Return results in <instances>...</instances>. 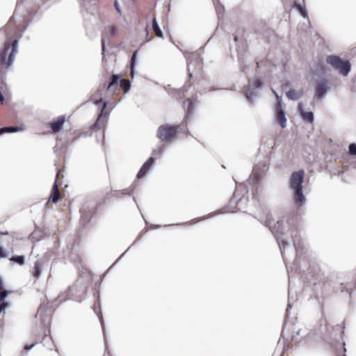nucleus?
I'll list each match as a JSON object with an SVG mask.
<instances>
[{
    "instance_id": "53",
    "label": "nucleus",
    "mask_w": 356,
    "mask_h": 356,
    "mask_svg": "<svg viewBox=\"0 0 356 356\" xmlns=\"http://www.w3.org/2000/svg\"><path fill=\"white\" fill-rule=\"evenodd\" d=\"M46 339H47V336L45 335L43 339L45 340Z\"/></svg>"
},
{
    "instance_id": "36",
    "label": "nucleus",
    "mask_w": 356,
    "mask_h": 356,
    "mask_svg": "<svg viewBox=\"0 0 356 356\" xmlns=\"http://www.w3.org/2000/svg\"><path fill=\"white\" fill-rule=\"evenodd\" d=\"M104 118H104V117L98 115V118H97L96 122H95L94 126L97 127H99L102 124Z\"/></svg>"
},
{
    "instance_id": "4",
    "label": "nucleus",
    "mask_w": 356,
    "mask_h": 356,
    "mask_svg": "<svg viewBox=\"0 0 356 356\" xmlns=\"http://www.w3.org/2000/svg\"><path fill=\"white\" fill-rule=\"evenodd\" d=\"M87 284L83 277L77 279L74 284L69 289V298L77 302H81L87 291Z\"/></svg>"
},
{
    "instance_id": "29",
    "label": "nucleus",
    "mask_w": 356,
    "mask_h": 356,
    "mask_svg": "<svg viewBox=\"0 0 356 356\" xmlns=\"http://www.w3.org/2000/svg\"><path fill=\"white\" fill-rule=\"evenodd\" d=\"M295 6L303 17L308 18V14L305 5L296 3Z\"/></svg>"
},
{
    "instance_id": "7",
    "label": "nucleus",
    "mask_w": 356,
    "mask_h": 356,
    "mask_svg": "<svg viewBox=\"0 0 356 356\" xmlns=\"http://www.w3.org/2000/svg\"><path fill=\"white\" fill-rule=\"evenodd\" d=\"M264 85L261 77L257 76L252 81H249L245 90V97L248 99H253L256 97V92L261 90Z\"/></svg>"
},
{
    "instance_id": "18",
    "label": "nucleus",
    "mask_w": 356,
    "mask_h": 356,
    "mask_svg": "<svg viewBox=\"0 0 356 356\" xmlns=\"http://www.w3.org/2000/svg\"><path fill=\"white\" fill-rule=\"evenodd\" d=\"M93 209H94L93 207H92L91 210H89V211H86L83 208L81 209V218L82 222L83 223V225H86L87 223H88L90 221V219L94 213Z\"/></svg>"
},
{
    "instance_id": "50",
    "label": "nucleus",
    "mask_w": 356,
    "mask_h": 356,
    "mask_svg": "<svg viewBox=\"0 0 356 356\" xmlns=\"http://www.w3.org/2000/svg\"><path fill=\"white\" fill-rule=\"evenodd\" d=\"M8 234V232H0V236H2V235H7Z\"/></svg>"
},
{
    "instance_id": "40",
    "label": "nucleus",
    "mask_w": 356,
    "mask_h": 356,
    "mask_svg": "<svg viewBox=\"0 0 356 356\" xmlns=\"http://www.w3.org/2000/svg\"><path fill=\"white\" fill-rule=\"evenodd\" d=\"M114 6H115V8L116 10L118 11V13L121 14V9L120 8V6H119V3L118 2V0H115Z\"/></svg>"
},
{
    "instance_id": "15",
    "label": "nucleus",
    "mask_w": 356,
    "mask_h": 356,
    "mask_svg": "<svg viewBox=\"0 0 356 356\" xmlns=\"http://www.w3.org/2000/svg\"><path fill=\"white\" fill-rule=\"evenodd\" d=\"M43 264L44 261L42 260H38L34 264L31 273L36 280H38L41 275Z\"/></svg>"
},
{
    "instance_id": "16",
    "label": "nucleus",
    "mask_w": 356,
    "mask_h": 356,
    "mask_svg": "<svg viewBox=\"0 0 356 356\" xmlns=\"http://www.w3.org/2000/svg\"><path fill=\"white\" fill-rule=\"evenodd\" d=\"M298 111L301 118L307 121L308 123H312L314 122V113L312 111H305L302 106H298Z\"/></svg>"
},
{
    "instance_id": "9",
    "label": "nucleus",
    "mask_w": 356,
    "mask_h": 356,
    "mask_svg": "<svg viewBox=\"0 0 356 356\" xmlns=\"http://www.w3.org/2000/svg\"><path fill=\"white\" fill-rule=\"evenodd\" d=\"M273 93L275 95V97L277 100V106L276 108L277 111V122L280 124L282 128H285L286 126V118L285 115V112L282 106V97L279 96L275 90H273Z\"/></svg>"
},
{
    "instance_id": "31",
    "label": "nucleus",
    "mask_w": 356,
    "mask_h": 356,
    "mask_svg": "<svg viewBox=\"0 0 356 356\" xmlns=\"http://www.w3.org/2000/svg\"><path fill=\"white\" fill-rule=\"evenodd\" d=\"M10 260L11 261H15L22 266L25 262V257L24 256L14 255L10 259Z\"/></svg>"
},
{
    "instance_id": "35",
    "label": "nucleus",
    "mask_w": 356,
    "mask_h": 356,
    "mask_svg": "<svg viewBox=\"0 0 356 356\" xmlns=\"http://www.w3.org/2000/svg\"><path fill=\"white\" fill-rule=\"evenodd\" d=\"M104 118H104V117L98 115V118H97L96 122H95L94 126L97 127H99L102 124Z\"/></svg>"
},
{
    "instance_id": "13",
    "label": "nucleus",
    "mask_w": 356,
    "mask_h": 356,
    "mask_svg": "<svg viewBox=\"0 0 356 356\" xmlns=\"http://www.w3.org/2000/svg\"><path fill=\"white\" fill-rule=\"evenodd\" d=\"M65 122V117L60 115L56 120L49 123V127L51 129L54 133H58L63 128Z\"/></svg>"
},
{
    "instance_id": "46",
    "label": "nucleus",
    "mask_w": 356,
    "mask_h": 356,
    "mask_svg": "<svg viewBox=\"0 0 356 356\" xmlns=\"http://www.w3.org/2000/svg\"><path fill=\"white\" fill-rule=\"evenodd\" d=\"M294 332H296V336H298L300 334L301 329H298L297 331H294Z\"/></svg>"
},
{
    "instance_id": "38",
    "label": "nucleus",
    "mask_w": 356,
    "mask_h": 356,
    "mask_svg": "<svg viewBox=\"0 0 356 356\" xmlns=\"http://www.w3.org/2000/svg\"><path fill=\"white\" fill-rule=\"evenodd\" d=\"M108 29V33L110 34V35H113L117 32V29H116L115 26H109Z\"/></svg>"
},
{
    "instance_id": "45",
    "label": "nucleus",
    "mask_w": 356,
    "mask_h": 356,
    "mask_svg": "<svg viewBox=\"0 0 356 356\" xmlns=\"http://www.w3.org/2000/svg\"><path fill=\"white\" fill-rule=\"evenodd\" d=\"M291 341H295V342H296V343H298V342H299V341H298V338H297V337H296V336H293V337H292V338H291Z\"/></svg>"
},
{
    "instance_id": "41",
    "label": "nucleus",
    "mask_w": 356,
    "mask_h": 356,
    "mask_svg": "<svg viewBox=\"0 0 356 356\" xmlns=\"http://www.w3.org/2000/svg\"><path fill=\"white\" fill-rule=\"evenodd\" d=\"M6 256V251L0 247V258H4Z\"/></svg>"
},
{
    "instance_id": "39",
    "label": "nucleus",
    "mask_w": 356,
    "mask_h": 356,
    "mask_svg": "<svg viewBox=\"0 0 356 356\" xmlns=\"http://www.w3.org/2000/svg\"><path fill=\"white\" fill-rule=\"evenodd\" d=\"M101 44H102V54L103 56H104L106 45H105V40L104 38L102 39Z\"/></svg>"
},
{
    "instance_id": "11",
    "label": "nucleus",
    "mask_w": 356,
    "mask_h": 356,
    "mask_svg": "<svg viewBox=\"0 0 356 356\" xmlns=\"http://www.w3.org/2000/svg\"><path fill=\"white\" fill-rule=\"evenodd\" d=\"M154 163L155 159L152 157L149 158L140 168L136 175V177L138 179L143 178L149 172V169Z\"/></svg>"
},
{
    "instance_id": "48",
    "label": "nucleus",
    "mask_w": 356,
    "mask_h": 356,
    "mask_svg": "<svg viewBox=\"0 0 356 356\" xmlns=\"http://www.w3.org/2000/svg\"><path fill=\"white\" fill-rule=\"evenodd\" d=\"M281 253H282L283 259L285 260V258H284L285 257L284 251H281Z\"/></svg>"
},
{
    "instance_id": "52",
    "label": "nucleus",
    "mask_w": 356,
    "mask_h": 356,
    "mask_svg": "<svg viewBox=\"0 0 356 356\" xmlns=\"http://www.w3.org/2000/svg\"><path fill=\"white\" fill-rule=\"evenodd\" d=\"M196 222L195 219H193V223H195Z\"/></svg>"
},
{
    "instance_id": "24",
    "label": "nucleus",
    "mask_w": 356,
    "mask_h": 356,
    "mask_svg": "<svg viewBox=\"0 0 356 356\" xmlns=\"http://www.w3.org/2000/svg\"><path fill=\"white\" fill-rule=\"evenodd\" d=\"M120 80V76L118 74H113L110 77V81L107 86V90H109L112 88L113 86H115L118 84Z\"/></svg>"
},
{
    "instance_id": "19",
    "label": "nucleus",
    "mask_w": 356,
    "mask_h": 356,
    "mask_svg": "<svg viewBox=\"0 0 356 356\" xmlns=\"http://www.w3.org/2000/svg\"><path fill=\"white\" fill-rule=\"evenodd\" d=\"M24 129L22 127H3L0 128V135L4 134H8V133H15L20 131H23Z\"/></svg>"
},
{
    "instance_id": "34",
    "label": "nucleus",
    "mask_w": 356,
    "mask_h": 356,
    "mask_svg": "<svg viewBox=\"0 0 356 356\" xmlns=\"http://www.w3.org/2000/svg\"><path fill=\"white\" fill-rule=\"evenodd\" d=\"M106 107H107V102H105L100 110V113L99 114V116H102L104 118H105L106 116V115L108 114V113L106 111Z\"/></svg>"
},
{
    "instance_id": "23",
    "label": "nucleus",
    "mask_w": 356,
    "mask_h": 356,
    "mask_svg": "<svg viewBox=\"0 0 356 356\" xmlns=\"http://www.w3.org/2000/svg\"><path fill=\"white\" fill-rule=\"evenodd\" d=\"M152 29L157 37H159V38L163 37V32L159 26V24L156 21V17H154V19L152 20Z\"/></svg>"
},
{
    "instance_id": "33",
    "label": "nucleus",
    "mask_w": 356,
    "mask_h": 356,
    "mask_svg": "<svg viewBox=\"0 0 356 356\" xmlns=\"http://www.w3.org/2000/svg\"><path fill=\"white\" fill-rule=\"evenodd\" d=\"M348 154L350 156H356V144L350 143L348 146Z\"/></svg>"
},
{
    "instance_id": "14",
    "label": "nucleus",
    "mask_w": 356,
    "mask_h": 356,
    "mask_svg": "<svg viewBox=\"0 0 356 356\" xmlns=\"http://www.w3.org/2000/svg\"><path fill=\"white\" fill-rule=\"evenodd\" d=\"M8 294L9 292L3 289V282L0 278V314L8 307V302L5 301V299Z\"/></svg>"
},
{
    "instance_id": "5",
    "label": "nucleus",
    "mask_w": 356,
    "mask_h": 356,
    "mask_svg": "<svg viewBox=\"0 0 356 356\" xmlns=\"http://www.w3.org/2000/svg\"><path fill=\"white\" fill-rule=\"evenodd\" d=\"M179 127V125H161L157 129L156 136L163 143H170L176 137Z\"/></svg>"
},
{
    "instance_id": "54",
    "label": "nucleus",
    "mask_w": 356,
    "mask_h": 356,
    "mask_svg": "<svg viewBox=\"0 0 356 356\" xmlns=\"http://www.w3.org/2000/svg\"><path fill=\"white\" fill-rule=\"evenodd\" d=\"M343 356H346V355H343Z\"/></svg>"
},
{
    "instance_id": "25",
    "label": "nucleus",
    "mask_w": 356,
    "mask_h": 356,
    "mask_svg": "<svg viewBox=\"0 0 356 356\" xmlns=\"http://www.w3.org/2000/svg\"><path fill=\"white\" fill-rule=\"evenodd\" d=\"M134 186H131L130 188L124 189L122 191H115L113 193V196L118 197L120 195H131L133 194V192H134Z\"/></svg>"
},
{
    "instance_id": "6",
    "label": "nucleus",
    "mask_w": 356,
    "mask_h": 356,
    "mask_svg": "<svg viewBox=\"0 0 356 356\" xmlns=\"http://www.w3.org/2000/svg\"><path fill=\"white\" fill-rule=\"evenodd\" d=\"M238 189H236L234 193L232 198L230 200L228 207H233V209H229L227 207H224L220 213L236 212L237 210H242V204H246L248 201V197L245 195L240 196L238 195Z\"/></svg>"
},
{
    "instance_id": "49",
    "label": "nucleus",
    "mask_w": 356,
    "mask_h": 356,
    "mask_svg": "<svg viewBox=\"0 0 356 356\" xmlns=\"http://www.w3.org/2000/svg\"><path fill=\"white\" fill-rule=\"evenodd\" d=\"M238 36H237V35H235V36H234V40L235 42H237V41H238Z\"/></svg>"
},
{
    "instance_id": "47",
    "label": "nucleus",
    "mask_w": 356,
    "mask_h": 356,
    "mask_svg": "<svg viewBox=\"0 0 356 356\" xmlns=\"http://www.w3.org/2000/svg\"><path fill=\"white\" fill-rule=\"evenodd\" d=\"M291 305L290 302H289L288 305H287L286 313L289 312V308H291Z\"/></svg>"
},
{
    "instance_id": "28",
    "label": "nucleus",
    "mask_w": 356,
    "mask_h": 356,
    "mask_svg": "<svg viewBox=\"0 0 356 356\" xmlns=\"http://www.w3.org/2000/svg\"><path fill=\"white\" fill-rule=\"evenodd\" d=\"M136 54H137V51H134L131 55V57L130 74L132 77H134V67H135Z\"/></svg>"
},
{
    "instance_id": "2",
    "label": "nucleus",
    "mask_w": 356,
    "mask_h": 356,
    "mask_svg": "<svg viewBox=\"0 0 356 356\" xmlns=\"http://www.w3.org/2000/svg\"><path fill=\"white\" fill-rule=\"evenodd\" d=\"M304 177V170H299L293 172L289 177V187L293 193L292 200L294 204L299 207L303 206L306 202L302 188Z\"/></svg>"
},
{
    "instance_id": "1",
    "label": "nucleus",
    "mask_w": 356,
    "mask_h": 356,
    "mask_svg": "<svg viewBox=\"0 0 356 356\" xmlns=\"http://www.w3.org/2000/svg\"><path fill=\"white\" fill-rule=\"evenodd\" d=\"M259 220L269 227L280 247L282 245L283 249L285 250L291 248L293 243L297 258L304 252L305 246L299 232L293 227V216H289L282 220L275 221L267 213H265L259 218Z\"/></svg>"
},
{
    "instance_id": "8",
    "label": "nucleus",
    "mask_w": 356,
    "mask_h": 356,
    "mask_svg": "<svg viewBox=\"0 0 356 356\" xmlns=\"http://www.w3.org/2000/svg\"><path fill=\"white\" fill-rule=\"evenodd\" d=\"M329 83L325 79H321L315 81L314 100L321 101L327 93Z\"/></svg>"
},
{
    "instance_id": "43",
    "label": "nucleus",
    "mask_w": 356,
    "mask_h": 356,
    "mask_svg": "<svg viewBox=\"0 0 356 356\" xmlns=\"http://www.w3.org/2000/svg\"><path fill=\"white\" fill-rule=\"evenodd\" d=\"M102 101H103L102 98H99V99H97V100L95 101V102H94V104H96V105H97V104H99L102 103Z\"/></svg>"
},
{
    "instance_id": "20",
    "label": "nucleus",
    "mask_w": 356,
    "mask_h": 356,
    "mask_svg": "<svg viewBox=\"0 0 356 356\" xmlns=\"http://www.w3.org/2000/svg\"><path fill=\"white\" fill-rule=\"evenodd\" d=\"M10 49V44H8V42H6L4 45L3 49H2V51L0 54V63H1L6 64V65L7 64L6 58H7L8 54L9 55V54H10V52H9Z\"/></svg>"
},
{
    "instance_id": "37",
    "label": "nucleus",
    "mask_w": 356,
    "mask_h": 356,
    "mask_svg": "<svg viewBox=\"0 0 356 356\" xmlns=\"http://www.w3.org/2000/svg\"><path fill=\"white\" fill-rule=\"evenodd\" d=\"M35 343H32L31 345L25 346L24 348V350L22 352V354L26 355L28 353V351L31 350L35 346Z\"/></svg>"
},
{
    "instance_id": "10",
    "label": "nucleus",
    "mask_w": 356,
    "mask_h": 356,
    "mask_svg": "<svg viewBox=\"0 0 356 356\" xmlns=\"http://www.w3.org/2000/svg\"><path fill=\"white\" fill-rule=\"evenodd\" d=\"M268 169V165L264 162H260L254 166L252 176L256 183H258L265 176Z\"/></svg>"
},
{
    "instance_id": "44",
    "label": "nucleus",
    "mask_w": 356,
    "mask_h": 356,
    "mask_svg": "<svg viewBox=\"0 0 356 356\" xmlns=\"http://www.w3.org/2000/svg\"><path fill=\"white\" fill-rule=\"evenodd\" d=\"M220 88H216L214 87H211L208 90H206L205 92H208L209 91H213V90H220Z\"/></svg>"
},
{
    "instance_id": "51",
    "label": "nucleus",
    "mask_w": 356,
    "mask_h": 356,
    "mask_svg": "<svg viewBox=\"0 0 356 356\" xmlns=\"http://www.w3.org/2000/svg\"><path fill=\"white\" fill-rule=\"evenodd\" d=\"M189 76L191 78L193 76V73L190 72L189 73Z\"/></svg>"
},
{
    "instance_id": "3",
    "label": "nucleus",
    "mask_w": 356,
    "mask_h": 356,
    "mask_svg": "<svg viewBox=\"0 0 356 356\" xmlns=\"http://www.w3.org/2000/svg\"><path fill=\"white\" fill-rule=\"evenodd\" d=\"M326 61L343 76H348L350 72L351 64L348 60H343L338 56L330 55L327 57Z\"/></svg>"
},
{
    "instance_id": "22",
    "label": "nucleus",
    "mask_w": 356,
    "mask_h": 356,
    "mask_svg": "<svg viewBox=\"0 0 356 356\" xmlns=\"http://www.w3.org/2000/svg\"><path fill=\"white\" fill-rule=\"evenodd\" d=\"M301 92L296 91L294 89H290L289 91L286 92V97L293 101H296L299 99L301 97Z\"/></svg>"
},
{
    "instance_id": "12",
    "label": "nucleus",
    "mask_w": 356,
    "mask_h": 356,
    "mask_svg": "<svg viewBox=\"0 0 356 356\" xmlns=\"http://www.w3.org/2000/svg\"><path fill=\"white\" fill-rule=\"evenodd\" d=\"M59 173H60V171H58L57 172L56 179L54 183V185H53V187H52V189L51 191L50 197L49 198V201H51L52 202H54V203L58 202L60 200V197H61L60 193L58 189V184L57 183V179H58Z\"/></svg>"
},
{
    "instance_id": "17",
    "label": "nucleus",
    "mask_w": 356,
    "mask_h": 356,
    "mask_svg": "<svg viewBox=\"0 0 356 356\" xmlns=\"http://www.w3.org/2000/svg\"><path fill=\"white\" fill-rule=\"evenodd\" d=\"M17 44H18L17 39L14 40L10 44L12 46V50L10 52L8 58L7 59L6 67H10L14 60V58H15L14 55L15 53H17Z\"/></svg>"
},
{
    "instance_id": "21",
    "label": "nucleus",
    "mask_w": 356,
    "mask_h": 356,
    "mask_svg": "<svg viewBox=\"0 0 356 356\" xmlns=\"http://www.w3.org/2000/svg\"><path fill=\"white\" fill-rule=\"evenodd\" d=\"M219 20L223 17L225 8L218 0H213Z\"/></svg>"
},
{
    "instance_id": "30",
    "label": "nucleus",
    "mask_w": 356,
    "mask_h": 356,
    "mask_svg": "<svg viewBox=\"0 0 356 356\" xmlns=\"http://www.w3.org/2000/svg\"><path fill=\"white\" fill-rule=\"evenodd\" d=\"M184 103H187V116L193 115L194 110V104L193 102L190 99H186Z\"/></svg>"
},
{
    "instance_id": "42",
    "label": "nucleus",
    "mask_w": 356,
    "mask_h": 356,
    "mask_svg": "<svg viewBox=\"0 0 356 356\" xmlns=\"http://www.w3.org/2000/svg\"><path fill=\"white\" fill-rule=\"evenodd\" d=\"M4 100H5L4 96L3 95L2 92L0 91V102L1 104H3Z\"/></svg>"
},
{
    "instance_id": "32",
    "label": "nucleus",
    "mask_w": 356,
    "mask_h": 356,
    "mask_svg": "<svg viewBox=\"0 0 356 356\" xmlns=\"http://www.w3.org/2000/svg\"><path fill=\"white\" fill-rule=\"evenodd\" d=\"M46 310H47V305H45L44 303L41 304L40 305L39 308L38 309V312L35 315V317L40 316L41 318H42L43 314L44 312H46Z\"/></svg>"
},
{
    "instance_id": "27",
    "label": "nucleus",
    "mask_w": 356,
    "mask_h": 356,
    "mask_svg": "<svg viewBox=\"0 0 356 356\" xmlns=\"http://www.w3.org/2000/svg\"><path fill=\"white\" fill-rule=\"evenodd\" d=\"M93 310L98 315L99 318L100 319L103 332L104 333V325L103 324L102 316V314H100V315L99 314V313L100 312V304H99V300L95 303V305L93 306Z\"/></svg>"
},
{
    "instance_id": "26",
    "label": "nucleus",
    "mask_w": 356,
    "mask_h": 356,
    "mask_svg": "<svg viewBox=\"0 0 356 356\" xmlns=\"http://www.w3.org/2000/svg\"><path fill=\"white\" fill-rule=\"evenodd\" d=\"M120 86L124 92H127L131 87V81L128 79H122L120 81Z\"/></svg>"
}]
</instances>
